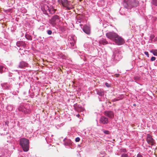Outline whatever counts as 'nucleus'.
<instances>
[{
  "mask_svg": "<svg viewBox=\"0 0 157 157\" xmlns=\"http://www.w3.org/2000/svg\"><path fill=\"white\" fill-rule=\"evenodd\" d=\"M123 5L125 8L131 10L132 9L138 6L139 2L137 0H124Z\"/></svg>",
  "mask_w": 157,
  "mask_h": 157,
  "instance_id": "obj_1",
  "label": "nucleus"
},
{
  "mask_svg": "<svg viewBox=\"0 0 157 157\" xmlns=\"http://www.w3.org/2000/svg\"><path fill=\"white\" fill-rule=\"evenodd\" d=\"M41 9L43 13L50 17L49 14H52L56 13V9H55L53 6L49 7L47 5L44 4L41 7Z\"/></svg>",
  "mask_w": 157,
  "mask_h": 157,
  "instance_id": "obj_2",
  "label": "nucleus"
},
{
  "mask_svg": "<svg viewBox=\"0 0 157 157\" xmlns=\"http://www.w3.org/2000/svg\"><path fill=\"white\" fill-rule=\"evenodd\" d=\"M19 144L24 151L26 152L29 151V146L28 139L24 138H21L20 139Z\"/></svg>",
  "mask_w": 157,
  "mask_h": 157,
  "instance_id": "obj_3",
  "label": "nucleus"
},
{
  "mask_svg": "<svg viewBox=\"0 0 157 157\" xmlns=\"http://www.w3.org/2000/svg\"><path fill=\"white\" fill-rule=\"evenodd\" d=\"M60 17L56 14L54 15L49 21L50 23L53 26H55L60 21Z\"/></svg>",
  "mask_w": 157,
  "mask_h": 157,
  "instance_id": "obj_4",
  "label": "nucleus"
},
{
  "mask_svg": "<svg viewBox=\"0 0 157 157\" xmlns=\"http://www.w3.org/2000/svg\"><path fill=\"white\" fill-rule=\"evenodd\" d=\"M113 41L116 44L118 45H121L124 43V40L118 35Z\"/></svg>",
  "mask_w": 157,
  "mask_h": 157,
  "instance_id": "obj_5",
  "label": "nucleus"
},
{
  "mask_svg": "<svg viewBox=\"0 0 157 157\" xmlns=\"http://www.w3.org/2000/svg\"><path fill=\"white\" fill-rule=\"evenodd\" d=\"M117 33L114 32H109L106 34L107 37L113 41L117 37Z\"/></svg>",
  "mask_w": 157,
  "mask_h": 157,
  "instance_id": "obj_6",
  "label": "nucleus"
},
{
  "mask_svg": "<svg viewBox=\"0 0 157 157\" xmlns=\"http://www.w3.org/2000/svg\"><path fill=\"white\" fill-rule=\"evenodd\" d=\"M18 109L19 111L22 112L25 114L29 113L30 112V109L27 108L22 105L19 106Z\"/></svg>",
  "mask_w": 157,
  "mask_h": 157,
  "instance_id": "obj_7",
  "label": "nucleus"
},
{
  "mask_svg": "<svg viewBox=\"0 0 157 157\" xmlns=\"http://www.w3.org/2000/svg\"><path fill=\"white\" fill-rule=\"evenodd\" d=\"M146 140L149 144L151 145H154L155 143V141L152 138V136L149 134H147Z\"/></svg>",
  "mask_w": 157,
  "mask_h": 157,
  "instance_id": "obj_8",
  "label": "nucleus"
},
{
  "mask_svg": "<svg viewBox=\"0 0 157 157\" xmlns=\"http://www.w3.org/2000/svg\"><path fill=\"white\" fill-rule=\"evenodd\" d=\"M74 107L75 110L78 112H81L84 110V108L80 105H78L77 103L75 104Z\"/></svg>",
  "mask_w": 157,
  "mask_h": 157,
  "instance_id": "obj_9",
  "label": "nucleus"
},
{
  "mask_svg": "<svg viewBox=\"0 0 157 157\" xmlns=\"http://www.w3.org/2000/svg\"><path fill=\"white\" fill-rule=\"evenodd\" d=\"M28 64L25 61H21L20 62L18 66V67L20 68H24L28 67Z\"/></svg>",
  "mask_w": 157,
  "mask_h": 157,
  "instance_id": "obj_10",
  "label": "nucleus"
},
{
  "mask_svg": "<svg viewBox=\"0 0 157 157\" xmlns=\"http://www.w3.org/2000/svg\"><path fill=\"white\" fill-rule=\"evenodd\" d=\"M105 115L109 118H112L114 116V114L113 112L111 111H106L104 112Z\"/></svg>",
  "mask_w": 157,
  "mask_h": 157,
  "instance_id": "obj_11",
  "label": "nucleus"
},
{
  "mask_svg": "<svg viewBox=\"0 0 157 157\" xmlns=\"http://www.w3.org/2000/svg\"><path fill=\"white\" fill-rule=\"evenodd\" d=\"M99 122L103 124H107L109 122L108 119L105 117L102 116L99 120Z\"/></svg>",
  "mask_w": 157,
  "mask_h": 157,
  "instance_id": "obj_12",
  "label": "nucleus"
},
{
  "mask_svg": "<svg viewBox=\"0 0 157 157\" xmlns=\"http://www.w3.org/2000/svg\"><path fill=\"white\" fill-rule=\"evenodd\" d=\"M95 91L97 94L100 96L103 97L104 95L105 91L103 89H96L95 90Z\"/></svg>",
  "mask_w": 157,
  "mask_h": 157,
  "instance_id": "obj_13",
  "label": "nucleus"
},
{
  "mask_svg": "<svg viewBox=\"0 0 157 157\" xmlns=\"http://www.w3.org/2000/svg\"><path fill=\"white\" fill-rule=\"evenodd\" d=\"M82 30L86 34L88 35L90 34V28L86 25H85L84 26Z\"/></svg>",
  "mask_w": 157,
  "mask_h": 157,
  "instance_id": "obj_14",
  "label": "nucleus"
},
{
  "mask_svg": "<svg viewBox=\"0 0 157 157\" xmlns=\"http://www.w3.org/2000/svg\"><path fill=\"white\" fill-rule=\"evenodd\" d=\"M64 144L66 146H70L72 144V142L69 139L65 138L63 140Z\"/></svg>",
  "mask_w": 157,
  "mask_h": 157,
  "instance_id": "obj_15",
  "label": "nucleus"
},
{
  "mask_svg": "<svg viewBox=\"0 0 157 157\" xmlns=\"http://www.w3.org/2000/svg\"><path fill=\"white\" fill-rule=\"evenodd\" d=\"M61 2L63 6L67 7L68 10H70L71 9H72L71 8L67 7L69 4L67 0H61Z\"/></svg>",
  "mask_w": 157,
  "mask_h": 157,
  "instance_id": "obj_16",
  "label": "nucleus"
},
{
  "mask_svg": "<svg viewBox=\"0 0 157 157\" xmlns=\"http://www.w3.org/2000/svg\"><path fill=\"white\" fill-rule=\"evenodd\" d=\"M16 44L17 46L18 47L22 46L24 47H25L27 45L25 42L23 41H19L17 42Z\"/></svg>",
  "mask_w": 157,
  "mask_h": 157,
  "instance_id": "obj_17",
  "label": "nucleus"
},
{
  "mask_svg": "<svg viewBox=\"0 0 157 157\" xmlns=\"http://www.w3.org/2000/svg\"><path fill=\"white\" fill-rule=\"evenodd\" d=\"M99 43L100 44L105 45L108 44V43L105 39L102 38L99 41Z\"/></svg>",
  "mask_w": 157,
  "mask_h": 157,
  "instance_id": "obj_18",
  "label": "nucleus"
},
{
  "mask_svg": "<svg viewBox=\"0 0 157 157\" xmlns=\"http://www.w3.org/2000/svg\"><path fill=\"white\" fill-rule=\"evenodd\" d=\"M75 41L73 40H71L68 42L69 46L71 48H73L74 46Z\"/></svg>",
  "mask_w": 157,
  "mask_h": 157,
  "instance_id": "obj_19",
  "label": "nucleus"
},
{
  "mask_svg": "<svg viewBox=\"0 0 157 157\" xmlns=\"http://www.w3.org/2000/svg\"><path fill=\"white\" fill-rule=\"evenodd\" d=\"M2 86L7 89H8L9 87V85L7 83H4L2 84Z\"/></svg>",
  "mask_w": 157,
  "mask_h": 157,
  "instance_id": "obj_20",
  "label": "nucleus"
},
{
  "mask_svg": "<svg viewBox=\"0 0 157 157\" xmlns=\"http://www.w3.org/2000/svg\"><path fill=\"white\" fill-rule=\"evenodd\" d=\"M5 67L2 66H0V73H2L5 71Z\"/></svg>",
  "mask_w": 157,
  "mask_h": 157,
  "instance_id": "obj_21",
  "label": "nucleus"
},
{
  "mask_svg": "<svg viewBox=\"0 0 157 157\" xmlns=\"http://www.w3.org/2000/svg\"><path fill=\"white\" fill-rule=\"evenodd\" d=\"M20 11L23 13H25L27 12L26 10L24 7L21 8L20 9Z\"/></svg>",
  "mask_w": 157,
  "mask_h": 157,
  "instance_id": "obj_22",
  "label": "nucleus"
},
{
  "mask_svg": "<svg viewBox=\"0 0 157 157\" xmlns=\"http://www.w3.org/2000/svg\"><path fill=\"white\" fill-rule=\"evenodd\" d=\"M101 131H102L105 134H109L110 133V132L108 130H105L104 129H102Z\"/></svg>",
  "mask_w": 157,
  "mask_h": 157,
  "instance_id": "obj_23",
  "label": "nucleus"
},
{
  "mask_svg": "<svg viewBox=\"0 0 157 157\" xmlns=\"http://www.w3.org/2000/svg\"><path fill=\"white\" fill-rule=\"evenodd\" d=\"M151 52H152L154 56H157V50H154L153 52L151 51Z\"/></svg>",
  "mask_w": 157,
  "mask_h": 157,
  "instance_id": "obj_24",
  "label": "nucleus"
},
{
  "mask_svg": "<svg viewBox=\"0 0 157 157\" xmlns=\"http://www.w3.org/2000/svg\"><path fill=\"white\" fill-rule=\"evenodd\" d=\"M152 3L153 5L157 6V0H152Z\"/></svg>",
  "mask_w": 157,
  "mask_h": 157,
  "instance_id": "obj_25",
  "label": "nucleus"
},
{
  "mask_svg": "<svg viewBox=\"0 0 157 157\" xmlns=\"http://www.w3.org/2000/svg\"><path fill=\"white\" fill-rule=\"evenodd\" d=\"M120 150L121 152L124 153H126L127 152V150L124 148H121L120 149Z\"/></svg>",
  "mask_w": 157,
  "mask_h": 157,
  "instance_id": "obj_26",
  "label": "nucleus"
},
{
  "mask_svg": "<svg viewBox=\"0 0 157 157\" xmlns=\"http://www.w3.org/2000/svg\"><path fill=\"white\" fill-rule=\"evenodd\" d=\"M121 157H130L127 154H122Z\"/></svg>",
  "mask_w": 157,
  "mask_h": 157,
  "instance_id": "obj_27",
  "label": "nucleus"
},
{
  "mask_svg": "<svg viewBox=\"0 0 157 157\" xmlns=\"http://www.w3.org/2000/svg\"><path fill=\"white\" fill-rule=\"evenodd\" d=\"M47 33L49 35L52 34V32L51 30H48L47 31Z\"/></svg>",
  "mask_w": 157,
  "mask_h": 157,
  "instance_id": "obj_28",
  "label": "nucleus"
},
{
  "mask_svg": "<svg viewBox=\"0 0 157 157\" xmlns=\"http://www.w3.org/2000/svg\"><path fill=\"white\" fill-rule=\"evenodd\" d=\"M80 140V139L79 137H78L76 138L75 141L76 142H78Z\"/></svg>",
  "mask_w": 157,
  "mask_h": 157,
  "instance_id": "obj_29",
  "label": "nucleus"
},
{
  "mask_svg": "<svg viewBox=\"0 0 157 157\" xmlns=\"http://www.w3.org/2000/svg\"><path fill=\"white\" fill-rule=\"evenodd\" d=\"M155 57L153 56L151 58V61H153L155 60Z\"/></svg>",
  "mask_w": 157,
  "mask_h": 157,
  "instance_id": "obj_30",
  "label": "nucleus"
},
{
  "mask_svg": "<svg viewBox=\"0 0 157 157\" xmlns=\"http://www.w3.org/2000/svg\"><path fill=\"white\" fill-rule=\"evenodd\" d=\"M144 54L147 56L148 57H149V54L148 52H144Z\"/></svg>",
  "mask_w": 157,
  "mask_h": 157,
  "instance_id": "obj_31",
  "label": "nucleus"
},
{
  "mask_svg": "<svg viewBox=\"0 0 157 157\" xmlns=\"http://www.w3.org/2000/svg\"><path fill=\"white\" fill-rule=\"evenodd\" d=\"M134 79L135 80H138L139 79V78L138 77H134Z\"/></svg>",
  "mask_w": 157,
  "mask_h": 157,
  "instance_id": "obj_32",
  "label": "nucleus"
},
{
  "mask_svg": "<svg viewBox=\"0 0 157 157\" xmlns=\"http://www.w3.org/2000/svg\"><path fill=\"white\" fill-rule=\"evenodd\" d=\"M136 157H143V156L140 154H138Z\"/></svg>",
  "mask_w": 157,
  "mask_h": 157,
  "instance_id": "obj_33",
  "label": "nucleus"
},
{
  "mask_svg": "<svg viewBox=\"0 0 157 157\" xmlns=\"http://www.w3.org/2000/svg\"><path fill=\"white\" fill-rule=\"evenodd\" d=\"M105 85L107 87H109L110 86L109 84L107 82H106L105 83Z\"/></svg>",
  "mask_w": 157,
  "mask_h": 157,
  "instance_id": "obj_34",
  "label": "nucleus"
},
{
  "mask_svg": "<svg viewBox=\"0 0 157 157\" xmlns=\"http://www.w3.org/2000/svg\"><path fill=\"white\" fill-rule=\"evenodd\" d=\"M118 100V99H116V98H115L114 99H113V100H112V101L113 102H114V101H117Z\"/></svg>",
  "mask_w": 157,
  "mask_h": 157,
  "instance_id": "obj_35",
  "label": "nucleus"
},
{
  "mask_svg": "<svg viewBox=\"0 0 157 157\" xmlns=\"http://www.w3.org/2000/svg\"><path fill=\"white\" fill-rule=\"evenodd\" d=\"M76 116L78 117H79V116H80V115H79V114H78L77 115H76Z\"/></svg>",
  "mask_w": 157,
  "mask_h": 157,
  "instance_id": "obj_36",
  "label": "nucleus"
},
{
  "mask_svg": "<svg viewBox=\"0 0 157 157\" xmlns=\"http://www.w3.org/2000/svg\"><path fill=\"white\" fill-rule=\"evenodd\" d=\"M119 75V74H117L116 75H117L116 76L117 77H118Z\"/></svg>",
  "mask_w": 157,
  "mask_h": 157,
  "instance_id": "obj_37",
  "label": "nucleus"
},
{
  "mask_svg": "<svg viewBox=\"0 0 157 157\" xmlns=\"http://www.w3.org/2000/svg\"><path fill=\"white\" fill-rule=\"evenodd\" d=\"M154 37V36H152V38H153Z\"/></svg>",
  "mask_w": 157,
  "mask_h": 157,
  "instance_id": "obj_38",
  "label": "nucleus"
},
{
  "mask_svg": "<svg viewBox=\"0 0 157 157\" xmlns=\"http://www.w3.org/2000/svg\"><path fill=\"white\" fill-rule=\"evenodd\" d=\"M134 105V106H136V104H134V105Z\"/></svg>",
  "mask_w": 157,
  "mask_h": 157,
  "instance_id": "obj_39",
  "label": "nucleus"
},
{
  "mask_svg": "<svg viewBox=\"0 0 157 157\" xmlns=\"http://www.w3.org/2000/svg\"><path fill=\"white\" fill-rule=\"evenodd\" d=\"M80 25H82V24H80Z\"/></svg>",
  "mask_w": 157,
  "mask_h": 157,
  "instance_id": "obj_40",
  "label": "nucleus"
}]
</instances>
